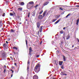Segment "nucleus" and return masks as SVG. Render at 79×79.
Wrapping results in <instances>:
<instances>
[{"mask_svg": "<svg viewBox=\"0 0 79 79\" xmlns=\"http://www.w3.org/2000/svg\"><path fill=\"white\" fill-rule=\"evenodd\" d=\"M0 54L1 55L2 58L4 60L6 58V55L5 53V52L3 51H2L0 52Z\"/></svg>", "mask_w": 79, "mask_h": 79, "instance_id": "f257e3e1", "label": "nucleus"}, {"mask_svg": "<svg viewBox=\"0 0 79 79\" xmlns=\"http://www.w3.org/2000/svg\"><path fill=\"white\" fill-rule=\"evenodd\" d=\"M40 66H39V64L37 65L36 66L34 70L36 73H38L39 71H40Z\"/></svg>", "mask_w": 79, "mask_h": 79, "instance_id": "f03ea898", "label": "nucleus"}, {"mask_svg": "<svg viewBox=\"0 0 79 79\" xmlns=\"http://www.w3.org/2000/svg\"><path fill=\"white\" fill-rule=\"evenodd\" d=\"M30 60H28L27 62V71H29V64L30 63Z\"/></svg>", "mask_w": 79, "mask_h": 79, "instance_id": "7ed1b4c3", "label": "nucleus"}, {"mask_svg": "<svg viewBox=\"0 0 79 79\" xmlns=\"http://www.w3.org/2000/svg\"><path fill=\"white\" fill-rule=\"evenodd\" d=\"M61 56H62L64 60L63 61H66V56H65L64 55H62Z\"/></svg>", "mask_w": 79, "mask_h": 79, "instance_id": "20e7f679", "label": "nucleus"}, {"mask_svg": "<svg viewBox=\"0 0 79 79\" xmlns=\"http://www.w3.org/2000/svg\"><path fill=\"white\" fill-rule=\"evenodd\" d=\"M39 77H38V76L37 75H34L33 77V79H38Z\"/></svg>", "mask_w": 79, "mask_h": 79, "instance_id": "39448f33", "label": "nucleus"}, {"mask_svg": "<svg viewBox=\"0 0 79 79\" xmlns=\"http://www.w3.org/2000/svg\"><path fill=\"white\" fill-rule=\"evenodd\" d=\"M61 19H59L55 23V24H56L60 22V21H61Z\"/></svg>", "mask_w": 79, "mask_h": 79, "instance_id": "423d86ee", "label": "nucleus"}, {"mask_svg": "<svg viewBox=\"0 0 79 79\" xmlns=\"http://www.w3.org/2000/svg\"><path fill=\"white\" fill-rule=\"evenodd\" d=\"M40 23L39 22H38L37 23V27L38 28V29L40 27Z\"/></svg>", "mask_w": 79, "mask_h": 79, "instance_id": "0eeeda50", "label": "nucleus"}, {"mask_svg": "<svg viewBox=\"0 0 79 79\" xmlns=\"http://www.w3.org/2000/svg\"><path fill=\"white\" fill-rule=\"evenodd\" d=\"M27 7H30V8H31L32 7V6H31V5L29 3H28L27 5Z\"/></svg>", "mask_w": 79, "mask_h": 79, "instance_id": "6e6552de", "label": "nucleus"}, {"mask_svg": "<svg viewBox=\"0 0 79 79\" xmlns=\"http://www.w3.org/2000/svg\"><path fill=\"white\" fill-rule=\"evenodd\" d=\"M59 65H62V64H63V61H59Z\"/></svg>", "mask_w": 79, "mask_h": 79, "instance_id": "1a4fd4ad", "label": "nucleus"}, {"mask_svg": "<svg viewBox=\"0 0 79 79\" xmlns=\"http://www.w3.org/2000/svg\"><path fill=\"white\" fill-rule=\"evenodd\" d=\"M60 75H61V76L63 75H64V76H68V75L66 73H63V72H61V73H60Z\"/></svg>", "mask_w": 79, "mask_h": 79, "instance_id": "9d476101", "label": "nucleus"}, {"mask_svg": "<svg viewBox=\"0 0 79 79\" xmlns=\"http://www.w3.org/2000/svg\"><path fill=\"white\" fill-rule=\"evenodd\" d=\"M49 3V2L48 1V2H46L44 3V6H45L46 5H48Z\"/></svg>", "mask_w": 79, "mask_h": 79, "instance_id": "9b49d317", "label": "nucleus"}, {"mask_svg": "<svg viewBox=\"0 0 79 79\" xmlns=\"http://www.w3.org/2000/svg\"><path fill=\"white\" fill-rule=\"evenodd\" d=\"M42 27H43V26H41V27L40 28V29L39 30L40 32H41L42 31Z\"/></svg>", "mask_w": 79, "mask_h": 79, "instance_id": "f8f14e48", "label": "nucleus"}, {"mask_svg": "<svg viewBox=\"0 0 79 79\" xmlns=\"http://www.w3.org/2000/svg\"><path fill=\"white\" fill-rule=\"evenodd\" d=\"M38 18L40 19H41L42 18V15H40L38 16Z\"/></svg>", "mask_w": 79, "mask_h": 79, "instance_id": "ddd939ff", "label": "nucleus"}, {"mask_svg": "<svg viewBox=\"0 0 79 79\" xmlns=\"http://www.w3.org/2000/svg\"><path fill=\"white\" fill-rule=\"evenodd\" d=\"M29 3L31 5H33V4H34V2L31 1L29 2Z\"/></svg>", "mask_w": 79, "mask_h": 79, "instance_id": "4468645a", "label": "nucleus"}, {"mask_svg": "<svg viewBox=\"0 0 79 79\" xmlns=\"http://www.w3.org/2000/svg\"><path fill=\"white\" fill-rule=\"evenodd\" d=\"M70 37V35H68V36L66 38V40H68V39H69Z\"/></svg>", "mask_w": 79, "mask_h": 79, "instance_id": "2eb2a0df", "label": "nucleus"}, {"mask_svg": "<svg viewBox=\"0 0 79 79\" xmlns=\"http://www.w3.org/2000/svg\"><path fill=\"white\" fill-rule=\"evenodd\" d=\"M1 13H2V14H3L2 15L3 17H4V16H5V13H3V12H1Z\"/></svg>", "mask_w": 79, "mask_h": 79, "instance_id": "dca6fc26", "label": "nucleus"}, {"mask_svg": "<svg viewBox=\"0 0 79 79\" xmlns=\"http://www.w3.org/2000/svg\"><path fill=\"white\" fill-rule=\"evenodd\" d=\"M27 73H28L27 75V77H26V79H28V76H29V71H27Z\"/></svg>", "mask_w": 79, "mask_h": 79, "instance_id": "f3484780", "label": "nucleus"}, {"mask_svg": "<svg viewBox=\"0 0 79 79\" xmlns=\"http://www.w3.org/2000/svg\"><path fill=\"white\" fill-rule=\"evenodd\" d=\"M6 43H4L3 44V47L4 48H5V47H6Z\"/></svg>", "mask_w": 79, "mask_h": 79, "instance_id": "a211bd4d", "label": "nucleus"}, {"mask_svg": "<svg viewBox=\"0 0 79 79\" xmlns=\"http://www.w3.org/2000/svg\"><path fill=\"white\" fill-rule=\"evenodd\" d=\"M13 13H14V14H13L12 13H10V16H13V15H15V13L14 12H13Z\"/></svg>", "mask_w": 79, "mask_h": 79, "instance_id": "6ab92c4d", "label": "nucleus"}, {"mask_svg": "<svg viewBox=\"0 0 79 79\" xmlns=\"http://www.w3.org/2000/svg\"><path fill=\"white\" fill-rule=\"evenodd\" d=\"M20 4L21 5H22V6H23V5H24V3L23 2H21L20 3Z\"/></svg>", "mask_w": 79, "mask_h": 79, "instance_id": "aec40b11", "label": "nucleus"}, {"mask_svg": "<svg viewBox=\"0 0 79 79\" xmlns=\"http://www.w3.org/2000/svg\"><path fill=\"white\" fill-rule=\"evenodd\" d=\"M71 13L69 14L65 17V18H68V17L69 16L71 15Z\"/></svg>", "mask_w": 79, "mask_h": 79, "instance_id": "412c9836", "label": "nucleus"}, {"mask_svg": "<svg viewBox=\"0 0 79 79\" xmlns=\"http://www.w3.org/2000/svg\"><path fill=\"white\" fill-rule=\"evenodd\" d=\"M18 10H20V11H22L23 10V8L22 7L19 8Z\"/></svg>", "mask_w": 79, "mask_h": 79, "instance_id": "4be33fe9", "label": "nucleus"}, {"mask_svg": "<svg viewBox=\"0 0 79 79\" xmlns=\"http://www.w3.org/2000/svg\"><path fill=\"white\" fill-rule=\"evenodd\" d=\"M56 20H57V19H53L52 20V21L53 22H55V21H56Z\"/></svg>", "mask_w": 79, "mask_h": 79, "instance_id": "5701e85b", "label": "nucleus"}, {"mask_svg": "<svg viewBox=\"0 0 79 79\" xmlns=\"http://www.w3.org/2000/svg\"><path fill=\"white\" fill-rule=\"evenodd\" d=\"M10 32L11 33H13V32H14V30L13 29H12L10 30Z\"/></svg>", "mask_w": 79, "mask_h": 79, "instance_id": "b1692460", "label": "nucleus"}, {"mask_svg": "<svg viewBox=\"0 0 79 79\" xmlns=\"http://www.w3.org/2000/svg\"><path fill=\"white\" fill-rule=\"evenodd\" d=\"M35 12H33V14L32 15V16H35Z\"/></svg>", "mask_w": 79, "mask_h": 79, "instance_id": "393cba45", "label": "nucleus"}, {"mask_svg": "<svg viewBox=\"0 0 79 79\" xmlns=\"http://www.w3.org/2000/svg\"><path fill=\"white\" fill-rule=\"evenodd\" d=\"M79 23V19H77L76 24L77 26L78 25V23Z\"/></svg>", "mask_w": 79, "mask_h": 79, "instance_id": "a878e982", "label": "nucleus"}, {"mask_svg": "<svg viewBox=\"0 0 79 79\" xmlns=\"http://www.w3.org/2000/svg\"><path fill=\"white\" fill-rule=\"evenodd\" d=\"M78 48L77 47H75L74 49H72L71 50H76V49H77Z\"/></svg>", "mask_w": 79, "mask_h": 79, "instance_id": "bb28decb", "label": "nucleus"}, {"mask_svg": "<svg viewBox=\"0 0 79 79\" xmlns=\"http://www.w3.org/2000/svg\"><path fill=\"white\" fill-rule=\"evenodd\" d=\"M13 48L14 49H15V50H18V48H16L15 47H13Z\"/></svg>", "mask_w": 79, "mask_h": 79, "instance_id": "cd10ccee", "label": "nucleus"}, {"mask_svg": "<svg viewBox=\"0 0 79 79\" xmlns=\"http://www.w3.org/2000/svg\"><path fill=\"white\" fill-rule=\"evenodd\" d=\"M61 69H64V65H62L61 67Z\"/></svg>", "mask_w": 79, "mask_h": 79, "instance_id": "c85d7f7f", "label": "nucleus"}, {"mask_svg": "<svg viewBox=\"0 0 79 79\" xmlns=\"http://www.w3.org/2000/svg\"><path fill=\"white\" fill-rule=\"evenodd\" d=\"M25 41L26 42V45H27V40H26Z\"/></svg>", "mask_w": 79, "mask_h": 79, "instance_id": "c756f323", "label": "nucleus"}, {"mask_svg": "<svg viewBox=\"0 0 79 79\" xmlns=\"http://www.w3.org/2000/svg\"><path fill=\"white\" fill-rule=\"evenodd\" d=\"M44 16H45V12H44L43 14V16L44 17Z\"/></svg>", "mask_w": 79, "mask_h": 79, "instance_id": "7c9ffc66", "label": "nucleus"}, {"mask_svg": "<svg viewBox=\"0 0 79 79\" xmlns=\"http://www.w3.org/2000/svg\"><path fill=\"white\" fill-rule=\"evenodd\" d=\"M42 13H43V10H42L40 12V13H39L40 15H41V14H42Z\"/></svg>", "mask_w": 79, "mask_h": 79, "instance_id": "2f4dec72", "label": "nucleus"}, {"mask_svg": "<svg viewBox=\"0 0 79 79\" xmlns=\"http://www.w3.org/2000/svg\"><path fill=\"white\" fill-rule=\"evenodd\" d=\"M60 34H63V31H60Z\"/></svg>", "mask_w": 79, "mask_h": 79, "instance_id": "473e14b6", "label": "nucleus"}, {"mask_svg": "<svg viewBox=\"0 0 79 79\" xmlns=\"http://www.w3.org/2000/svg\"><path fill=\"white\" fill-rule=\"evenodd\" d=\"M37 6H38V4H37L35 6V8H37Z\"/></svg>", "mask_w": 79, "mask_h": 79, "instance_id": "72a5a7b5", "label": "nucleus"}, {"mask_svg": "<svg viewBox=\"0 0 79 79\" xmlns=\"http://www.w3.org/2000/svg\"><path fill=\"white\" fill-rule=\"evenodd\" d=\"M29 16H30V13H28V18H29Z\"/></svg>", "mask_w": 79, "mask_h": 79, "instance_id": "f704fd0d", "label": "nucleus"}, {"mask_svg": "<svg viewBox=\"0 0 79 79\" xmlns=\"http://www.w3.org/2000/svg\"><path fill=\"white\" fill-rule=\"evenodd\" d=\"M66 73V71H63V72H62V74H64Z\"/></svg>", "mask_w": 79, "mask_h": 79, "instance_id": "c9c22d12", "label": "nucleus"}, {"mask_svg": "<svg viewBox=\"0 0 79 79\" xmlns=\"http://www.w3.org/2000/svg\"><path fill=\"white\" fill-rule=\"evenodd\" d=\"M60 10H61L62 11L63 10V9H62V8L60 7L59 8Z\"/></svg>", "mask_w": 79, "mask_h": 79, "instance_id": "e433bc0d", "label": "nucleus"}, {"mask_svg": "<svg viewBox=\"0 0 79 79\" xmlns=\"http://www.w3.org/2000/svg\"><path fill=\"white\" fill-rule=\"evenodd\" d=\"M39 56H40L39 55H37L36 56V58H39Z\"/></svg>", "mask_w": 79, "mask_h": 79, "instance_id": "4c0bfd02", "label": "nucleus"}, {"mask_svg": "<svg viewBox=\"0 0 79 79\" xmlns=\"http://www.w3.org/2000/svg\"><path fill=\"white\" fill-rule=\"evenodd\" d=\"M5 2H6V3H8V2L6 0H5Z\"/></svg>", "mask_w": 79, "mask_h": 79, "instance_id": "58836bf2", "label": "nucleus"}, {"mask_svg": "<svg viewBox=\"0 0 79 79\" xmlns=\"http://www.w3.org/2000/svg\"><path fill=\"white\" fill-rule=\"evenodd\" d=\"M59 16H58V15H56L55 16V17L56 18H58L59 17Z\"/></svg>", "mask_w": 79, "mask_h": 79, "instance_id": "ea45409f", "label": "nucleus"}, {"mask_svg": "<svg viewBox=\"0 0 79 79\" xmlns=\"http://www.w3.org/2000/svg\"><path fill=\"white\" fill-rule=\"evenodd\" d=\"M10 58H11V60L13 61V59L12 57L10 56Z\"/></svg>", "mask_w": 79, "mask_h": 79, "instance_id": "a19ab883", "label": "nucleus"}, {"mask_svg": "<svg viewBox=\"0 0 79 79\" xmlns=\"http://www.w3.org/2000/svg\"><path fill=\"white\" fill-rule=\"evenodd\" d=\"M7 24H10V22L9 21H7Z\"/></svg>", "mask_w": 79, "mask_h": 79, "instance_id": "79ce46f5", "label": "nucleus"}, {"mask_svg": "<svg viewBox=\"0 0 79 79\" xmlns=\"http://www.w3.org/2000/svg\"><path fill=\"white\" fill-rule=\"evenodd\" d=\"M4 73H6V70L5 69H4L3 71Z\"/></svg>", "mask_w": 79, "mask_h": 79, "instance_id": "37998d69", "label": "nucleus"}, {"mask_svg": "<svg viewBox=\"0 0 79 79\" xmlns=\"http://www.w3.org/2000/svg\"><path fill=\"white\" fill-rule=\"evenodd\" d=\"M32 51H33L32 50V49H31V50H30L29 51V52L30 53H31V52H32Z\"/></svg>", "mask_w": 79, "mask_h": 79, "instance_id": "c03bdc74", "label": "nucleus"}, {"mask_svg": "<svg viewBox=\"0 0 79 79\" xmlns=\"http://www.w3.org/2000/svg\"><path fill=\"white\" fill-rule=\"evenodd\" d=\"M32 50V48H31V47H30L29 48V50Z\"/></svg>", "mask_w": 79, "mask_h": 79, "instance_id": "a18cd8bd", "label": "nucleus"}, {"mask_svg": "<svg viewBox=\"0 0 79 79\" xmlns=\"http://www.w3.org/2000/svg\"><path fill=\"white\" fill-rule=\"evenodd\" d=\"M2 24H0V28L2 27Z\"/></svg>", "mask_w": 79, "mask_h": 79, "instance_id": "49530a36", "label": "nucleus"}, {"mask_svg": "<svg viewBox=\"0 0 79 79\" xmlns=\"http://www.w3.org/2000/svg\"><path fill=\"white\" fill-rule=\"evenodd\" d=\"M77 41L79 43V39L78 38H77Z\"/></svg>", "mask_w": 79, "mask_h": 79, "instance_id": "de8ad7c7", "label": "nucleus"}, {"mask_svg": "<svg viewBox=\"0 0 79 79\" xmlns=\"http://www.w3.org/2000/svg\"><path fill=\"white\" fill-rule=\"evenodd\" d=\"M60 6H61L62 5H58V6H58V7H60Z\"/></svg>", "mask_w": 79, "mask_h": 79, "instance_id": "09e8293b", "label": "nucleus"}, {"mask_svg": "<svg viewBox=\"0 0 79 79\" xmlns=\"http://www.w3.org/2000/svg\"><path fill=\"white\" fill-rule=\"evenodd\" d=\"M52 44H54V43L53 41H52Z\"/></svg>", "mask_w": 79, "mask_h": 79, "instance_id": "8fccbe9b", "label": "nucleus"}, {"mask_svg": "<svg viewBox=\"0 0 79 79\" xmlns=\"http://www.w3.org/2000/svg\"><path fill=\"white\" fill-rule=\"evenodd\" d=\"M18 19H21V18H20V17H19V16H18Z\"/></svg>", "mask_w": 79, "mask_h": 79, "instance_id": "3c124183", "label": "nucleus"}, {"mask_svg": "<svg viewBox=\"0 0 79 79\" xmlns=\"http://www.w3.org/2000/svg\"><path fill=\"white\" fill-rule=\"evenodd\" d=\"M42 41H41L40 43V44L41 45V44H42Z\"/></svg>", "mask_w": 79, "mask_h": 79, "instance_id": "603ef678", "label": "nucleus"}, {"mask_svg": "<svg viewBox=\"0 0 79 79\" xmlns=\"http://www.w3.org/2000/svg\"><path fill=\"white\" fill-rule=\"evenodd\" d=\"M65 29H66V27H65L63 28V29H64V30H65Z\"/></svg>", "mask_w": 79, "mask_h": 79, "instance_id": "864d4df0", "label": "nucleus"}, {"mask_svg": "<svg viewBox=\"0 0 79 79\" xmlns=\"http://www.w3.org/2000/svg\"><path fill=\"white\" fill-rule=\"evenodd\" d=\"M76 7H79V5H77L76 6Z\"/></svg>", "mask_w": 79, "mask_h": 79, "instance_id": "5fc2aeb1", "label": "nucleus"}, {"mask_svg": "<svg viewBox=\"0 0 79 79\" xmlns=\"http://www.w3.org/2000/svg\"><path fill=\"white\" fill-rule=\"evenodd\" d=\"M4 67L5 68H6V65H4Z\"/></svg>", "mask_w": 79, "mask_h": 79, "instance_id": "6e6d98bb", "label": "nucleus"}, {"mask_svg": "<svg viewBox=\"0 0 79 79\" xmlns=\"http://www.w3.org/2000/svg\"><path fill=\"white\" fill-rule=\"evenodd\" d=\"M8 61H10V59L9 58H8Z\"/></svg>", "mask_w": 79, "mask_h": 79, "instance_id": "4d7b16f0", "label": "nucleus"}, {"mask_svg": "<svg viewBox=\"0 0 79 79\" xmlns=\"http://www.w3.org/2000/svg\"><path fill=\"white\" fill-rule=\"evenodd\" d=\"M55 62H56V65H57V64H56V60H55Z\"/></svg>", "mask_w": 79, "mask_h": 79, "instance_id": "13d9d810", "label": "nucleus"}, {"mask_svg": "<svg viewBox=\"0 0 79 79\" xmlns=\"http://www.w3.org/2000/svg\"><path fill=\"white\" fill-rule=\"evenodd\" d=\"M6 44H8V42L7 41H6Z\"/></svg>", "mask_w": 79, "mask_h": 79, "instance_id": "bf43d9fd", "label": "nucleus"}, {"mask_svg": "<svg viewBox=\"0 0 79 79\" xmlns=\"http://www.w3.org/2000/svg\"><path fill=\"white\" fill-rule=\"evenodd\" d=\"M13 74H11V77H13Z\"/></svg>", "mask_w": 79, "mask_h": 79, "instance_id": "052dcab7", "label": "nucleus"}, {"mask_svg": "<svg viewBox=\"0 0 79 79\" xmlns=\"http://www.w3.org/2000/svg\"><path fill=\"white\" fill-rule=\"evenodd\" d=\"M16 63H15V65L16 66Z\"/></svg>", "mask_w": 79, "mask_h": 79, "instance_id": "680f3d73", "label": "nucleus"}, {"mask_svg": "<svg viewBox=\"0 0 79 79\" xmlns=\"http://www.w3.org/2000/svg\"><path fill=\"white\" fill-rule=\"evenodd\" d=\"M64 14V12H62L61 13V15H63Z\"/></svg>", "mask_w": 79, "mask_h": 79, "instance_id": "e2e57ef3", "label": "nucleus"}, {"mask_svg": "<svg viewBox=\"0 0 79 79\" xmlns=\"http://www.w3.org/2000/svg\"><path fill=\"white\" fill-rule=\"evenodd\" d=\"M14 72V71H13V70H12V73H13Z\"/></svg>", "mask_w": 79, "mask_h": 79, "instance_id": "0e129e2a", "label": "nucleus"}, {"mask_svg": "<svg viewBox=\"0 0 79 79\" xmlns=\"http://www.w3.org/2000/svg\"><path fill=\"white\" fill-rule=\"evenodd\" d=\"M19 24H22V23L21 22H20Z\"/></svg>", "mask_w": 79, "mask_h": 79, "instance_id": "69168bd1", "label": "nucleus"}, {"mask_svg": "<svg viewBox=\"0 0 79 79\" xmlns=\"http://www.w3.org/2000/svg\"><path fill=\"white\" fill-rule=\"evenodd\" d=\"M29 54L30 55H31V53H30L29 52Z\"/></svg>", "mask_w": 79, "mask_h": 79, "instance_id": "338daca9", "label": "nucleus"}, {"mask_svg": "<svg viewBox=\"0 0 79 79\" xmlns=\"http://www.w3.org/2000/svg\"><path fill=\"white\" fill-rule=\"evenodd\" d=\"M2 24V21H0V24Z\"/></svg>", "mask_w": 79, "mask_h": 79, "instance_id": "774afa93", "label": "nucleus"}]
</instances>
